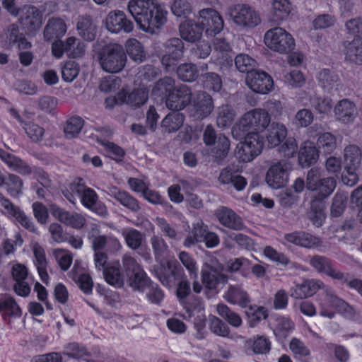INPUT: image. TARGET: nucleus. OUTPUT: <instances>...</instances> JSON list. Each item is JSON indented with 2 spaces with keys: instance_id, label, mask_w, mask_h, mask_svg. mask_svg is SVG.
Segmentation results:
<instances>
[{
  "instance_id": "1",
  "label": "nucleus",
  "mask_w": 362,
  "mask_h": 362,
  "mask_svg": "<svg viewBox=\"0 0 362 362\" xmlns=\"http://www.w3.org/2000/svg\"><path fill=\"white\" fill-rule=\"evenodd\" d=\"M128 10L139 28L151 35L158 34L167 21L168 12L153 0H130Z\"/></svg>"
},
{
  "instance_id": "2",
  "label": "nucleus",
  "mask_w": 362,
  "mask_h": 362,
  "mask_svg": "<svg viewBox=\"0 0 362 362\" xmlns=\"http://www.w3.org/2000/svg\"><path fill=\"white\" fill-rule=\"evenodd\" d=\"M322 173L318 168H312L308 170L306 177V188L317 194L311 201V208L316 211L322 209L323 200L334 192L337 186L334 177H322Z\"/></svg>"
},
{
  "instance_id": "3",
  "label": "nucleus",
  "mask_w": 362,
  "mask_h": 362,
  "mask_svg": "<svg viewBox=\"0 0 362 362\" xmlns=\"http://www.w3.org/2000/svg\"><path fill=\"white\" fill-rule=\"evenodd\" d=\"M97 59L102 69L110 74L122 71L127 62L125 49L118 43H110L103 46L98 52Z\"/></svg>"
},
{
  "instance_id": "4",
  "label": "nucleus",
  "mask_w": 362,
  "mask_h": 362,
  "mask_svg": "<svg viewBox=\"0 0 362 362\" xmlns=\"http://www.w3.org/2000/svg\"><path fill=\"white\" fill-rule=\"evenodd\" d=\"M264 41L267 47L281 54H287L295 47V40L292 35L280 27L267 30Z\"/></svg>"
},
{
  "instance_id": "5",
  "label": "nucleus",
  "mask_w": 362,
  "mask_h": 362,
  "mask_svg": "<svg viewBox=\"0 0 362 362\" xmlns=\"http://www.w3.org/2000/svg\"><path fill=\"white\" fill-rule=\"evenodd\" d=\"M270 115L264 109L250 110L241 117L235 129L238 128L244 134L247 132H262L270 123Z\"/></svg>"
},
{
  "instance_id": "6",
  "label": "nucleus",
  "mask_w": 362,
  "mask_h": 362,
  "mask_svg": "<svg viewBox=\"0 0 362 362\" xmlns=\"http://www.w3.org/2000/svg\"><path fill=\"white\" fill-rule=\"evenodd\" d=\"M205 144H214L208 152V156L211 157L217 164H222L229 151V139L222 134L217 138L212 126L208 125L205 129Z\"/></svg>"
},
{
  "instance_id": "7",
  "label": "nucleus",
  "mask_w": 362,
  "mask_h": 362,
  "mask_svg": "<svg viewBox=\"0 0 362 362\" xmlns=\"http://www.w3.org/2000/svg\"><path fill=\"white\" fill-rule=\"evenodd\" d=\"M70 189L80 197L85 207L101 215L106 212L105 207L98 204V195L95 192L86 186L83 179L77 178L71 185Z\"/></svg>"
},
{
  "instance_id": "8",
  "label": "nucleus",
  "mask_w": 362,
  "mask_h": 362,
  "mask_svg": "<svg viewBox=\"0 0 362 362\" xmlns=\"http://www.w3.org/2000/svg\"><path fill=\"white\" fill-rule=\"evenodd\" d=\"M228 13L233 22L243 28H252L261 21L257 11L246 4H237L228 8Z\"/></svg>"
},
{
  "instance_id": "9",
  "label": "nucleus",
  "mask_w": 362,
  "mask_h": 362,
  "mask_svg": "<svg viewBox=\"0 0 362 362\" xmlns=\"http://www.w3.org/2000/svg\"><path fill=\"white\" fill-rule=\"evenodd\" d=\"M155 269V274L163 286H171L177 279L181 278L183 269L177 260H168Z\"/></svg>"
},
{
  "instance_id": "10",
  "label": "nucleus",
  "mask_w": 362,
  "mask_h": 362,
  "mask_svg": "<svg viewBox=\"0 0 362 362\" xmlns=\"http://www.w3.org/2000/svg\"><path fill=\"white\" fill-rule=\"evenodd\" d=\"M192 99V93L187 86L181 84L169 95L165 99L166 107L173 110L179 112L183 110Z\"/></svg>"
},
{
  "instance_id": "11",
  "label": "nucleus",
  "mask_w": 362,
  "mask_h": 362,
  "mask_svg": "<svg viewBox=\"0 0 362 362\" xmlns=\"http://www.w3.org/2000/svg\"><path fill=\"white\" fill-rule=\"evenodd\" d=\"M309 264L320 273L337 280L348 281V275L336 269L332 260L325 256L313 255L310 257Z\"/></svg>"
},
{
  "instance_id": "12",
  "label": "nucleus",
  "mask_w": 362,
  "mask_h": 362,
  "mask_svg": "<svg viewBox=\"0 0 362 362\" xmlns=\"http://www.w3.org/2000/svg\"><path fill=\"white\" fill-rule=\"evenodd\" d=\"M247 85L254 92L261 94H266L273 87L272 77L264 71L255 70L246 76Z\"/></svg>"
},
{
  "instance_id": "13",
  "label": "nucleus",
  "mask_w": 362,
  "mask_h": 362,
  "mask_svg": "<svg viewBox=\"0 0 362 362\" xmlns=\"http://www.w3.org/2000/svg\"><path fill=\"white\" fill-rule=\"evenodd\" d=\"M288 165L285 160L273 163L266 175L267 184L274 189L284 187L288 180Z\"/></svg>"
},
{
  "instance_id": "14",
  "label": "nucleus",
  "mask_w": 362,
  "mask_h": 362,
  "mask_svg": "<svg viewBox=\"0 0 362 362\" xmlns=\"http://www.w3.org/2000/svg\"><path fill=\"white\" fill-rule=\"evenodd\" d=\"M105 25L107 29L114 33L119 32L130 33L133 30V23L127 19L125 13L119 10L111 11L108 13Z\"/></svg>"
},
{
  "instance_id": "15",
  "label": "nucleus",
  "mask_w": 362,
  "mask_h": 362,
  "mask_svg": "<svg viewBox=\"0 0 362 362\" xmlns=\"http://www.w3.org/2000/svg\"><path fill=\"white\" fill-rule=\"evenodd\" d=\"M219 223L233 230H243L246 228L242 218L231 209L221 206L215 212Z\"/></svg>"
},
{
  "instance_id": "16",
  "label": "nucleus",
  "mask_w": 362,
  "mask_h": 362,
  "mask_svg": "<svg viewBox=\"0 0 362 362\" xmlns=\"http://www.w3.org/2000/svg\"><path fill=\"white\" fill-rule=\"evenodd\" d=\"M164 47L166 54L163 56L161 62L166 68L175 64L183 57L184 43L181 39L171 38L165 42Z\"/></svg>"
},
{
  "instance_id": "17",
  "label": "nucleus",
  "mask_w": 362,
  "mask_h": 362,
  "mask_svg": "<svg viewBox=\"0 0 362 362\" xmlns=\"http://www.w3.org/2000/svg\"><path fill=\"white\" fill-rule=\"evenodd\" d=\"M345 60L355 64H362V37L355 36L352 40L343 42Z\"/></svg>"
},
{
  "instance_id": "18",
  "label": "nucleus",
  "mask_w": 362,
  "mask_h": 362,
  "mask_svg": "<svg viewBox=\"0 0 362 362\" xmlns=\"http://www.w3.org/2000/svg\"><path fill=\"white\" fill-rule=\"evenodd\" d=\"M323 286L319 280H305L302 284H296L289 290L290 296L296 299H303L313 296Z\"/></svg>"
},
{
  "instance_id": "19",
  "label": "nucleus",
  "mask_w": 362,
  "mask_h": 362,
  "mask_svg": "<svg viewBox=\"0 0 362 362\" xmlns=\"http://www.w3.org/2000/svg\"><path fill=\"white\" fill-rule=\"evenodd\" d=\"M148 100V91L144 88L134 89L130 93L124 90L118 93L115 97L117 104L127 103L132 107H138L143 105Z\"/></svg>"
},
{
  "instance_id": "20",
  "label": "nucleus",
  "mask_w": 362,
  "mask_h": 362,
  "mask_svg": "<svg viewBox=\"0 0 362 362\" xmlns=\"http://www.w3.org/2000/svg\"><path fill=\"white\" fill-rule=\"evenodd\" d=\"M336 119L344 124L352 123L357 115L356 107L348 99L338 102L334 109Z\"/></svg>"
},
{
  "instance_id": "21",
  "label": "nucleus",
  "mask_w": 362,
  "mask_h": 362,
  "mask_svg": "<svg viewBox=\"0 0 362 362\" xmlns=\"http://www.w3.org/2000/svg\"><path fill=\"white\" fill-rule=\"evenodd\" d=\"M223 28V20L219 13L211 8H205V33L215 36Z\"/></svg>"
},
{
  "instance_id": "22",
  "label": "nucleus",
  "mask_w": 362,
  "mask_h": 362,
  "mask_svg": "<svg viewBox=\"0 0 362 362\" xmlns=\"http://www.w3.org/2000/svg\"><path fill=\"white\" fill-rule=\"evenodd\" d=\"M1 159L13 170L23 175L33 173L32 168L21 158L0 148Z\"/></svg>"
},
{
  "instance_id": "23",
  "label": "nucleus",
  "mask_w": 362,
  "mask_h": 362,
  "mask_svg": "<svg viewBox=\"0 0 362 362\" xmlns=\"http://www.w3.org/2000/svg\"><path fill=\"white\" fill-rule=\"evenodd\" d=\"M108 194L132 212L137 213L140 211L141 206L138 200L129 192L114 187L109 189Z\"/></svg>"
},
{
  "instance_id": "24",
  "label": "nucleus",
  "mask_w": 362,
  "mask_h": 362,
  "mask_svg": "<svg viewBox=\"0 0 362 362\" xmlns=\"http://www.w3.org/2000/svg\"><path fill=\"white\" fill-rule=\"evenodd\" d=\"M76 28L78 35L84 40L92 42L95 39L97 26L90 16H80L77 22Z\"/></svg>"
},
{
  "instance_id": "25",
  "label": "nucleus",
  "mask_w": 362,
  "mask_h": 362,
  "mask_svg": "<svg viewBox=\"0 0 362 362\" xmlns=\"http://www.w3.org/2000/svg\"><path fill=\"white\" fill-rule=\"evenodd\" d=\"M286 127L279 122H272L267 127L266 140L270 148L279 146L286 137Z\"/></svg>"
},
{
  "instance_id": "26",
  "label": "nucleus",
  "mask_w": 362,
  "mask_h": 362,
  "mask_svg": "<svg viewBox=\"0 0 362 362\" xmlns=\"http://www.w3.org/2000/svg\"><path fill=\"white\" fill-rule=\"evenodd\" d=\"M291 10V4L288 0H273L270 21L279 24L288 18Z\"/></svg>"
},
{
  "instance_id": "27",
  "label": "nucleus",
  "mask_w": 362,
  "mask_h": 362,
  "mask_svg": "<svg viewBox=\"0 0 362 362\" xmlns=\"http://www.w3.org/2000/svg\"><path fill=\"white\" fill-rule=\"evenodd\" d=\"M66 32L65 22L60 18H52L45 25L43 33L45 39L49 41L62 37Z\"/></svg>"
},
{
  "instance_id": "28",
  "label": "nucleus",
  "mask_w": 362,
  "mask_h": 362,
  "mask_svg": "<svg viewBox=\"0 0 362 362\" xmlns=\"http://www.w3.org/2000/svg\"><path fill=\"white\" fill-rule=\"evenodd\" d=\"M202 24V21L200 23L189 21L186 23L181 24L180 26V33L182 39L192 42L200 40L203 31Z\"/></svg>"
},
{
  "instance_id": "29",
  "label": "nucleus",
  "mask_w": 362,
  "mask_h": 362,
  "mask_svg": "<svg viewBox=\"0 0 362 362\" xmlns=\"http://www.w3.org/2000/svg\"><path fill=\"white\" fill-rule=\"evenodd\" d=\"M317 80L322 88L328 92L333 89L337 90L340 85L339 75L329 69L321 70L318 74Z\"/></svg>"
},
{
  "instance_id": "30",
  "label": "nucleus",
  "mask_w": 362,
  "mask_h": 362,
  "mask_svg": "<svg viewBox=\"0 0 362 362\" xmlns=\"http://www.w3.org/2000/svg\"><path fill=\"white\" fill-rule=\"evenodd\" d=\"M185 115L179 112L173 111L168 114L161 122V128L165 133H173L178 131L183 125Z\"/></svg>"
},
{
  "instance_id": "31",
  "label": "nucleus",
  "mask_w": 362,
  "mask_h": 362,
  "mask_svg": "<svg viewBox=\"0 0 362 362\" xmlns=\"http://www.w3.org/2000/svg\"><path fill=\"white\" fill-rule=\"evenodd\" d=\"M225 299L243 308H247L250 300L247 292L238 286H230L224 295Z\"/></svg>"
},
{
  "instance_id": "32",
  "label": "nucleus",
  "mask_w": 362,
  "mask_h": 362,
  "mask_svg": "<svg viewBox=\"0 0 362 362\" xmlns=\"http://www.w3.org/2000/svg\"><path fill=\"white\" fill-rule=\"evenodd\" d=\"M205 289L214 291L220 282H226V277L221 274L218 268L205 263Z\"/></svg>"
},
{
  "instance_id": "33",
  "label": "nucleus",
  "mask_w": 362,
  "mask_h": 362,
  "mask_svg": "<svg viewBox=\"0 0 362 362\" xmlns=\"http://www.w3.org/2000/svg\"><path fill=\"white\" fill-rule=\"evenodd\" d=\"M22 18L25 24L32 29H36L41 25L42 16L39 9L32 5H25L22 10Z\"/></svg>"
},
{
  "instance_id": "34",
  "label": "nucleus",
  "mask_w": 362,
  "mask_h": 362,
  "mask_svg": "<svg viewBox=\"0 0 362 362\" xmlns=\"http://www.w3.org/2000/svg\"><path fill=\"white\" fill-rule=\"evenodd\" d=\"M33 253L35 258V265L41 280L47 284L49 276L47 272V260L44 249L37 244L33 246Z\"/></svg>"
},
{
  "instance_id": "35",
  "label": "nucleus",
  "mask_w": 362,
  "mask_h": 362,
  "mask_svg": "<svg viewBox=\"0 0 362 362\" xmlns=\"http://www.w3.org/2000/svg\"><path fill=\"white\" fill-rule=\"evenodd\" d=\"M299 162L303 167H308L315 163L318 158V153L312 143L305 142L299 152Z\"/></svg>"
},
{
  "instance_id": "36",
  "label": "nucleus",
  "mask_w": 362,
  "mask_h": 362,
  "mask_svg": "<svg viewBox=\"0 0 362 362\" xmlns=\"http://www.w3.org/2000/svg\"><path fill=\"white\" fill-rule=\"evenodd\" d=\"M150 243L153 252L155 260L157 262L164 261L168 252V245L165 240L158 235H153L150 239Z\"/></svg>"
},
{
  "instance_id": "37",
  "label": "nucleus",
  "mask_w": 362,
  "mask_h": 362,
  "mask_svg": "<svg viewBox=\"0 0 362 362\" xmlns=\"http://www.w3.org/2000/svg\"><path fill=\"white\" fill-rule=\"evenodd\" d=\"M362 153L356 145L346 146L344 151V166L359 168L361 163Z\"/></svg>"
},
{
  "instance_id": "38",
  "label": "nucleus",
  "mask_w": 362,
  "mask_h": 362,
  "mask_svg": "<svg viewBox=\"0 0 362 362\" xmlns=\"http://www.w3.org/2000/svg\"><path fill=\"white\" fill-rule=\"evenodd\" d=\"M65 51L69 57H81L86 52V45L75 37H69L65 41Z\"/></svg>"
},
{
  "instance_id": "39",
  "label": "nucleus",
  "mask_w": 362,
  "mask_h": 362,
  "mask_svg": "<svg viewBox=\"0 0 362 362\" xmlns=\"http://www.w3.org/2000/svg\"><path fill=\"white\" fill-rule=\"evenodd\" d=\"M126 54L135 62H142L145 57V52L141 42L136 39H129L126 42Z\"/></svg>"
},
{
  "instance_id": "40",
  "label": "nucleus",
  "mask_w": 362,
  "mask_h": 362,
  "mask_svg": "<svg viewBox=\"0 0 362 362\" xmlns=\"http://www.w3.org/2000/svg\"><path fill=\"white\" fill-rule=\"evenodd\" d=\"M83 119L78 116H74L66 120L64 132L66 139L76 137L83 126Z\"/></svg>"
},
{
  "instance_id": "41",
  "label": "nucleus",
  "mask_w": 362,
  "mask_h": 362,
  "mask_svg": "<svg viewBox=\"0 0 362 362\" xmlns=\"http://www.w3.org/2000/svg\"><path fill=\"white\" fill-rule=\"evenodd\" d=\"M0 313L11 317L21 315V310L15 299L9 296H5L0 300Z\"/></svg>"
},
{
  "instance_id": "42",
  "label": "nucleus",
  "mask_w": 362,
  "mask_h": 362,
  "mask_svg": "<svg viewBox=\"0 0 362 362\" xmlns=\"http://www.w3.org/2000/svg\"><path fill=\"white\" fill-rule=\"evenodd\" d=\"M257 62L246 54H239L235 58V65L237 69L242 73L254 71L257 66Z\"/></svg>"
},
{
  "instance_id": "43",
  "label": "nucleus",
  "mask_w": 362,
  "mask_h": 362,
  "mask_svg": "<svg viewBox=\"0 0 362 362\" xmlns=\"http://www.w3.org/2000/svg\"><path fill=\"white\" fill-rule=\"evenodd\" d=\"M246 346L250 347L255 354H266L271 349V342L264 336L257 337L254 340H247Z\"/></svg>"
},
{
  "instance_id": "44",
  "label": "nucleus",
  "mask_w": 362,
  "mask_h": 362,
  "mask_svg": "<svg viewBox=\"0 0 362 362\" xmlns=\"http://www.w3.org/2000/svg\"><path fill=\"white\" fill-rule=\"evenodd\" d=\"M317 145L320 151L325 153H330L337 147L336 137L330 132L322 133L317 139Z\"/></svg>"
},
{
  "instance_id": "45",
  "label": "nucleus",
  "mask_w": 362,
  "mask_h": 362,
  "mask_svg": "<svg viewBox=\"0 0 362 362\" xmlns=\"http://www.w3.org/2000/svg\"><path fill=\"white\" fill-rule=\"evenodd\" d=\"M177 74L182 81L190 82L197 78L199 71L195 64L186 63L178 66Z\"/></svg>"
},
{
  "instance_id": "46",
  "label": "nucleus",
  "mask_w": 362,
  "mask_h": 362,
  "mask_svg": "<svg viewBox=\"0 0 362 362\" xmlns=\"http://www.w3.org/2000/svg\"><path fill=\"white\" fill-rule=\"evenodd\" d=\"M216 310L231 326L239 327L242 325L243 321L240 316L232 311L227 305L222 303L218 304Z\"/></svg>"
},
{
  "instance_id": "47",
  "label": "nucleus",
  "mask_w": 362,
  "mask_h": 362,
  "mask_svg": "<svg viewBox=\"0 0 362 362\" xmlns=\"http://www.w3.org/2000/svg\"><path fill=\"white\" fill-rule=\"evenodd\" d=\"M235 117V112L230 106H222L218 109L216 119L217 125L221 128L227 127L233 123Z\"/></svg>"
},
{
  "instance_id": "48",
  "label": "nucleus",
  "mask_w": 362,
  "mask_h": 362,
  "mask_svg": "<svg viewBox=\"0 0 362 362\" xmlns=\"http://www.w3.org/2000/svg\"><path fill=\"white\" fill-rule=\"evenodd\" d=\"M125 242L129 247L132 250L140 249L144 241V235L139 230L131 228L122 232Z\"/></svg>"
},
{
  "instance_id": "49",
  "label": "nucleus",
  "mask_w": 362,
  "mask_h": 362,
  "mask_svg": "<svg viewBox=\"0 0 362 362\" xmlns=\"http://www.w3.org/2000/svg\"><path fill=\"white\" fill-rule=\"evenodd\" d=\"M209 328L212 333L219 337H229L230 328L223 321L214 315H209Z\"/></svg>"
},
{
  "instance_id": "50",
  "label": "nucleus",
  "mask_w": 362,
  "mask_h": 362,
  "mask_svg": "<svg viewBox=\"0 0 362 362\" xmlns=\"http://www.w3.org/2000/svg\"><path fill=\"white\" fill-rule=\"evenodd\" d=\"M176 88L175 80L171 77L166 76L156 82L153 88V92L155 94L165 95L167 97Z\"/></svg>"
},
{
  "instance_id": "51",
  "label": "nucleus",
  "mask_w": 362,
  "mask_h": 362,
  "mask_svg": "<svg viewBox=\"0 0 362 362\" xmlns=\"http://www.w3.org/2000/svg\"><path fill=\"white\" fill-rule=\"evenodd\" d=\"M243 143L257 156L261 153L264 146L262 136L255 132H249Z\"/></svg>"
},
{
  "instance_id": "52",
  "label": "nucleus",
  "mask_w": 362,
  "mask_h": 362,
  "mask_svg": "<svg viewBox=\"0 0 362 362\" xmlns=\"http://www.w3.org/2000/svg\"><path fill=\"white\" fill-rule=\"evenodd\" d=\"M311 107L320 114L329 113L332 107V101L327 97L314 95L310 99Z\"/></svg>"
},
{
  "instance_id": "53",
  "label": "nucleus",
  "mask_w": 362,
  "mask_h": 362,
  "mask_svg": "<svg viewBox=\"0 0 362 362\" xmlns=\"http://www.w3.org/2000/svg\"><path fill=\"white\" fill-rule=\"evenodd\" d=\"M128 278L129 285L134 289L143 291L148 286V279L142 269L136 271L132 275L127 276Z\"/></svg>"
},
{
  "instance_id": "54",
  "label": "nucleus",
  "mask_w": 362,
  "mask_h": 362,
  "mask_svg": "<svg viewBox=\"0 0 362 362\" xmlns=\"http://www.w3.org/2000/svg\"><path fill=\"white\" fill-rule=\"evenodd\" d=\"M348 194L344 192H337L333 198L331 208L332 216L339 217L346 207Z\"/></svg>"
},
{
  "instance_id": "55",
  "label": "nucleus",
  "mask_w": 362,
  "mask_h": 362,
  "mask_svg": "<svg viewBox=\"0 0 362 362\" xmlns=\"http://www.w3.org/2000/svg\"><path fill=\"white\" fill-rule=\"evenodd\" d=\"M172 13L177 17L186 18L191 13V4L187 0H173L171 3Z\"/></svg>"
},
{
  "instance_id": "56",
  "label": "nucleus",
  "mask_w": 362,
  "mask_h": 362,
  "mask_svg": "<svg viewBox=\"0 0 362 362\" xmlns=\"http://www.w3.org/2000/svg\"><path fill=\"white\" fill-rule=\"evenodd\" d=\"M4 185L7 186L8 192L13 197H17L22 193L23 182L22 179L16 175L8 174Z\"/></svg>"
},
{
  "instance_id": "57",
  "label": "nucleus",
  "mask_w": 362,
  "mask_h": 362,
  "mask_svg": "<svg viewBox=\"0 0 362 362\" xmlns=\"http://www.w3.org/2000/svg\"><path fill=\"white\" fill-rule=\"evenodd\" d=\"M239 172V166L235 163H230L221 170L218 181L222 185L230 184Z\"/></svg>"
},
{
  "instance_id": "58",
  "label": "nucleus",
  "mask_w": 362,
  "mask_h": 362,
  "mask_svg": "<svg viewBox=\"0 0 362 362\" xmlns=\"http://www.w3.org/2000/svg\"><path fill=\"white\" fill-rule=\"evenodd\" d=\"M246 313L250 317V323L252 327L255 326L261 320L267 319L268 317L267 309L262 306H250Z\"/></svg>"
},
{
  "instance_id": "59",
  "label": "nucleus",
  "mask_w": 362,
  "mask_h": 362,
  "mask_svg": "<svg viewBox=\"0 0 362 362\" xmlns=\"http://www.w3.org/2000/svg\"><path fill=\"white\" fill-rule=\"evenodd\" d=\"M294 329V323L288 318L282 317L279 320L274 330L276 336L280 339H285Z\"/></svg>"
},
{
  "instance_id": "60",
  "label": "nucleus",
  "mask_w": 362,
  "mask_h": 362,
  "mask_svg": "<svg viewBox=\"0 0 362 362\" xmlns=\"http://www.w3.org/2000/svg\"><path fill=\"white\" fill-rule=\"evenodd\" d=\"M210 51L216 53L218 59L226 57L228 53L230 52L231 48L228 42L224 38L216 37L213 40V49L209 46Z\"/></svg>"
},
{
  "instance_id": "61",
  "label": "nucleus",
  "mask_w": 362,
  "mask_h": 362,
  "mask_svg": "<svg viewBox=\"0 0 362 362\" xmlns=\"http://www.w3.org/2000/svg\"><path fill=\"white\" fill-rule=\"evenodd\" d=\"M53 255L62 270L66 271L70 267L73 260V256L70 252L63 249H55L53 251Z\"/></svg>"
},
{
  "instance_id": "62",
  "label": "nucleus",
  "mask_w": 362,
  "mask_h": 362,
  "mask_svg": "<svg viewBox=\"0 0 362 362\" xmlns=\"http://www.w3.org/2000/svg\"><path fill=\"white\" fill-rule=\"evenodd\" d=\"M103 276L106 281L117 287L122 286L124 281L119 269L115 267H110L103 272Z\"/></svg>"
},
{
  "instance_id": "63",
  "label": "nucleus",
  "mask_w": 362,
  "mask_h": 362,
  "mask_svg": "<svg viewBox=\"0 0 362 362\" xmlns=\"http://www.w3.org/2000/svg\"><path fill=\"white\" fill-rule=\"evenodd\" d=\"M23 129L30 139L34 142H38L42 140L45 130L42 127L33 122H26L23 126Z\"/></svg>"
},
{
  "instance_id": "64",
  "label": "nucleus",
  "mask_w": 362,
  "mask_h": 362,
  "mask_svg": "<svg viewBox=\"0 0 362 362\" xmlns=\"http://www.w3.org/2000/svg\"><path fill=\"white\" fill-rule=\"evenodd\" d=\"M78 73L79 66L74 62H66L62 69V77L66 82L73 81Z\"/></svg>"
}]
</instances>
